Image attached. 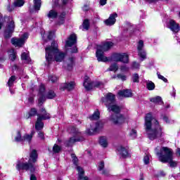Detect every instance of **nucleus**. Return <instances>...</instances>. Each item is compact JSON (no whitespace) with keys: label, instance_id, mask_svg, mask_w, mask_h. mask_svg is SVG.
Returning a JSON list of instances; mask_svg holds the SVG:
<instances>
[{"label":"nucleus","instance_id":"nucleus-23","mask_svg":"<svg viewBox=\"0 0 180 180\" xmlns=\"http://www.w3.org/2000/svg\"><path fill=\"white\" fill-rule=\"evenodd\" d=\"M75 86V82H70L69 83L63 84L60 86V89H62L63 91L65 89H67L68 91H72Z\"/></svg>","mask_w":180,"mask_h":180},{"label":"nucleus","instance_id":"nucleus-46","mask_svg":"<svg viewBox=\"0 0 180 180\" xmlns=\"http://www.w3.org/2000/svg\"><path fill=\"white\" fill-rule=\"evenodd\" d=\"M143 162L146 164V165H148V164H150V155H146L143 158Z\"/></svg>","mask_w":180,"mask_h":180},{"label":"nucleus","instance_id":"nucleus-56","mask_svg":"<svg viewBox=\"0 0 180 180\" xmlns=\"http://www.w3.org/2000/svg\"><path fill=\"white\" fill-rule=\"evenodd\" d=\"M13 9H14L13 6L8 5L7 6V10L8 11V12H12V11H13Z\"/></svg>","mask_w":180,"mask_h":180},{"label":"nucleus","instance_id":"nucleus-33","mask_svg":"<svg viewBox=\"0 0 180 180\" xmlns=\"http://www.w3.org/2000/svg\"><path fill=\"white\" fill-rule=\"evenodd\" d=\"M21 60L27 64H29V63H30V57H29V54L25 52L21 54Z\"/></svg>","mask_w":180,"mask_h":180},{"label":"nucleus","instance_id":"nucleus-40","mask_svg":"<svg viewBox=\"0 0 180 180\" xmlns=\"http://www.w3.org/2000/svg\"><path fill=\"white\" fill-rule=\"evenodd\" d=\"M15 81H16V77L15 76H11L8 82V86L11 88V86H12V85H13V82H15Z\"/></svg>","mask_w":180,"mask_h":180},{"label":"nucleus","instance_id":"nucleus-50","mask_svg":"<svg viewBox=\"0 0 180 180\" xmlns=\"http://www.w3.org/2000/svg\"><path fill=\"white\" fill-rule=\"evenodd\" d=\"M120 70L122 72H127V71H129V68L126 65H122L121 66Z\"/></svg>","mask_w":180,"mask_h":180},{"label":"nucleus","instance_id":"nucleus-38","mask_svg":"<svg viewBox=\"0 0 180 180\" xmlns=\"http://www.w3.org/2000/svg\"><path fill=\"white\" fill-rule=\"evenodd\" d=\"M23 5H25V1L23 0H15L14 1V6L18 8H20L21 6H23Z\"/></svg>","mask_w":180,"mask_h":180},{"label":"nucleus","instance_id":"nucleus-41","mask_svg":"<svg viewBox=\"0 0 180 180\" xmlns=\"http://www.w3.org/2000/svg\"><path fill=\"white\" fill-rule=\"evenodd\" d=\"M36 115H37V110H36V108H32L29 112L28 118L36 116Z\"/></svg>","mask_w":180,"mask_h":180},{"label":"nucleus","instance_id":"nucleus-21","mask_svg":"<svg viewBox=\"0 0 180 180\" xmlns=\"http://www.w3.org/2000/svg\"><path fill=\"white\" fill-rule=\"evenodd\" d=\"M118 96L120 98H131L133 96V93L131 90H121L118 92Z\"/></svg>","mask_w":180,"mask_h":180},{"label":"nucleus","instance_id":"nucleus-53","mask_svg":"<svg viewBox=\"0 0 180 180\" xmlns=\"http://www.w3.org/2000/svg\"><path fill=\"white\" fill-rule=\"evenodd\" d=\"M132 67H133V68H136V69L140 68V64L137 63L136 62H134L132 63Z\"/></svg>","mask_w":180,"mask_h":180},{"label":"nucleus","instance_id":"nucleus-8","mask_svg":"<svg viewBox=\"0 0 180 180\" xmlns=\"http://www.w3.org/2000/svg\"><path fill=\"white\" fill-rule=\"evenodd\" d=\"M38 118L37 122L35 124L36 130H41L43 129L44 124L41 122L42 120H47V119H50V114L46 112V109L42 108L41 110V114L37 115Z\"/></svg>","mask_w":180,"mask_h":180},{"label":"nucleus","instance_id":"nucleus-49","mask_svg":"<svg viewBox=\"0 0 180 180\" xmlns=\"http://www.w3.org/2000/svg\"><path fill=\"white\" fill-rule=\"evenodd\" d=\"M139 74L136 73L133 75V77H132L133 82H139Z\"/></svg>","mask_w":180,"mask_h":180},{"label":"nucleus","instance_id":"nucleus-57","mask_svg":"<svg viewBox=\"0 0 180 180\" xmlns=\"http://www.w3.org/2000/svg\"><path fill=\"white\" fill-rule=\"evenodd\" d=\"M106 2H108V0H100V5L103 6L104 5H106Z\"/></svg>","mask_w":180,"mask_h":180},{"label":"nucleus","instance_id":"nucleus-17","mask_svg":"<svg viewBox=\"0 0 180 180\" xmlns=\"http://www.w3.org/2000/svg\"><path fill=\"white\" fill-rule=\"evenodd\" d=\"M167 27L170 29L173 33H178V32H179V24L176 23L174 20H169L167 22Z\"/></svg>","mask_w":180,"mask_h":180},{"label":"nucleus","instance_id":"nucleus-37","mask_svg":"<svg viewBox=\"0 0 180 180\" xmlns=\"http://www.w3.org/2000/svg\"><path fill=\"white\" fill-rule=\"evenodd\" d=\"M117 70H119V66L117 65V63H113L109 67L108 71H114V72H116Z\"/></svg>","mask_w":180,"mask_h":180},{"label":"nucleus","instance_id":"nucleus-24","mask_svg":"<svg viewBox=\"0 0 180 180\" xmlns=\"http://www.w3.org/2000/svg\"><path fill=\"white\" fill-rule=\"evenodd\" d=\"M117 150L123 158H127V157L129 156V151L126 148H124L123 146H119L117 148Z\"/></svg>","mask_w":180,"mask_h":180},{"label":"nucleus","instance_id":"nucleus-47","mask_svg":"<svg viewBox=\"0 0 180 180\" xmlns=\"http://www.w3.org/2000/svg\"><path fill=\"white\" fill-rule=\"evenodd\" d=\"M157 75L159 79H162V81H163L164 82H168V79H167V78H165L164 76L161 75V74H160V72H157Z\"/></svg>","mask_w":180,"mask_h":180},{"label":"nucleus","instance_id":"nucleus-35","mask_svg":"<svg viewBox=\"0 0 180 180\" xmlns=\"http://www.w3.org/2000/svg\"><path fill=\"white\" fill-rule=\"evenodd\" d=\"M146 88L148 91H154V89H155V84L151 81H147Z\"/></svg>","mask_w":180,"mask_h":180},{"label":"nucleus","instance_id":"nucleus-26","mask_svg":"<svg viewBox=\"0 0 180 180\" xmlns=\"http://www.w3.org/2000/svg\"><path fill=\"white\" fill-rule=\"evenodd\" d=\"M65 12H63L62 13H60L56 25H58L59 26H61V25H64V22H65Z\"/></svg>","mask_w":180,"mask_h":180},{"label":"nucleus","instance_id":"nucleus-48","mask_svg":"<svg viewBox=\"0 0 180 180\" xmlns=\"http://www.w3.org/2000/svg\"><path fill=\"white\" fill-rule=\"evenodd\" d=\"M58 79V77L56 75H51L49 76V81H51V82H57V80Z\"/></svg>","mask_w":180,"mask_h":180},{"label":"nucleus","instance_id":"nucleus-4","mask_svg":"<svg viewBox=\"0 0 180 180\" xmlns=\"http://www.w3.org/2000/svg\"><path fill=\"white\" fill-rule=\"evenodd\" d=\"M37 150H32L30 153V158L28 162L25 161V159H20L17 162L16 169L18 171H30L34 172L36 171V162H37Z\"/></svg>","mask_w":180,"mask_h":180},{"label":"nucleus","instance_id":"nucleus-2","mask_svg":"<svg viewBox=\"0 0 180 180\" xmlns=\"http://www.w3.org/2000/svg\"><path fill=\"white\" fill-rule=\"evenodd\" d=\"M145 130L150 140H155L162 136V127L160 122L153 117V114L148 113L145 117Z\"/></svg>","mask_w":180,"mask_h":180},{"label":"nucleus","instance_id":"nucleus-28","mask_svg":"<svg viewBox=\"0 0 180 180\" xmlns=\"http://www.w3.org/2000/svg\"><path fill=\"white\" fill-rule=\"evenodd\" d=\"M98 143L101 147L106 148L108 147V138L106 136L100 137Z\"/></svg>","mask_w":180,"mask_h":180},{"label":"nucleus","instance_id":"nucleus-16","mask_svg":"<svg viewBox=\"0 0 180 180\" xmlns=\"http://www.w3.org/2000/svg\"><path fill=\"white\" fill-rule=\"evenodd\" d=\"M77 44V35L75 34H72L68 38L65 42V48L67 51H68V47H72L74 44Z\"/></svg>","mask_w":180,"mask_h":180},{"label":"nucleus","instance_id":"nucleus-27","mask_svg":"<svg viewBox=\"0 0 180 180\" xmlns=\"http://www.w3.org/2000/svg\"><path fill=\"white\" fill-rule=\"evenodd\" d=\"M8 58L11 61H15V60H16V51H15V49H11L8 50Z\"/></svg>","mask_w":180,"mask_h":180},{"label":"nucleus","instance_id":"nucleus-9","mask_svg":"<svg viewBox=\"0 0 180 180\" xmlns=\"http://www.w3.org/2000/svg\"><path fill=\"white\" fill-rule=\"evenodd\" d=\"M15 32V21L12 17L8 18V21L4 30L5 39H11L12 34Z\"/></svg>","mask_w":180,"mask_h":180},{"label":"nucleus","instance_id":"nucleus-7","mask_svg":"<svg viewBox=\"0 0 180 180\" xmlns=\"http://www.w3.org/2000/svg\"><path fill=\"white\" fill-rule=\"evenodd\" d=\"M69 131L73 134V136L65 142V146L66 147H72L75 143L84 141V137L81 136V133H79V131L77 127H70Z\"/></svg>","mask_w":180,"mask_h":180},{"label":"nucleus","instance_id":"nucleus-10","mask_svg":"<svg viewBox=\"0 0 180 180\" xmlns=\"http://www.w3.org/2000/svg\"><path fill=\"white\" fill-rule=\"evenodd\" d=\"M85 89H86V91H91V89H92V88H103V82H91V80L89 79V77H86L84 79V82L83 84Z\"/></svg>","mask_w":180,"mask_h":180},{"label":"nucleus","instance_id":"nucleus-32","mask_svg":"<svg viewBox=\"0 0 180 180\" xmlns=\"http://www.w3.org/2000/svg\"><path fill=\"white\" fill-rule=\"evenodd\" d=\"M98 171H102L101 174H103V175H108V174L109 173V172H108V170H104L103 168H105V163L103 162H101L98 164Z\"/></svg>","mask_w":180,"mask_h":180},{"label":"nucleus","instance_id":"nucleus-30","mask_svg":"<svg viewBox=\"0 0 180 180\" xmlns=\"http://www.w3.org/2000/svg\"><path fill=\"white\" fill-rule=\"evenodd\" d=\"M33 134H34L33 132L30 134H25L22 136V143L25 141H27V143H30L32 141V139H33Z\"/></svg>","mask_w":180,"mask_h":180},{"label":"nucleus","instance_id":"nucleus-54","mask_svg":"<svg viewBox=\"0 0 180 180\" xmlns=\"http://www.w3.org/2000/svg\"><path fill=\"white\" fill-rule=\"evenodd\" d=\"M38 137H39V139H41V140L44 139V134L41 131H39Z\"/></svg>","mask_w":180,"mask_h":180},{"label":"nucleus","instance_id":"nucleus-5","mask_svg":"<svg viewBox=\"0 0 180 180\" xmlns=\"http://www.w3.org/2000/svg\"><path fill=\"white\" fill-rule=\"evenodd\" d=\"M156 155L159 158V161L165 164L168 162L169 167L175 168L178 165V162L174 161L172 150L168 147H162L161 148L158 146L155 148Z\"/></svg>","mask_w":180,"mask_h":180},{"label":"nucleus","instance_id":"nucleus-59","mask_svg":"<svg viewBox=\"0 0 180 180\" xmlns=\"http://www.w3.org/2000/svg\"><path fill=\"white\" fill-rule=\"evenodd\" d=\"M176 155H177V157H180V148H178L176 150Z\"/></svg>","mask_w":180,"mask_h":180},{"label":"nucleus","instance_id":"nucleus-36","mask_svg":"<svg viewBox=\"0 0 180 180\" xmlns=\"http://www.w3.org/2000/svg\"><path fill=\"white\" fill-rule=\"evenodd\" d=\"M15 141H17L18 143H23V136H22L20 131H17L16 136L15 137Z\"/></svg>","mask_w":180,"mask_h":180},{"label":"nucleus","instance_id":"nucleus-60","mask_svg":"<svg viewBox=\"0 0 180 180\" xmlns=\"http://www.w3.org/2000/svg\"><path fill=\"white\" fill-rule=\"evenodd\" d=\"M30 180H37V178H36V176H34V174H31Z\"/></svg>","mask_w":180,"mask_h":180},{"label":"nucleus","instance_id":"nucleus-45","mask_svg":"<svg viewBox=\"0 0 180 180\" xmlns=\"http://www.w3.org/2000/svg\"><path fill=\"white\" fill-rule=\"evenodd\" d=\"M117 78L118 79H121V81H126V79H127V77H126V75H122V74L117 75Z\"/></svg>","mask_w":180,"mask_h":180},{"label":"nucleus","instance_id":"nucleus-13","mask_svg":"<svg viewBox=\"0 0 180 180\" xmlns=\"http://www.w3.org/2000/svg\"><path fill=\"white\" fill-rule=\"evenodd\" d=\"M71 157L72 158L73 164L76 165V169L78 171L79 180H89L88 176L84 177V174L85 173V172H84V169L78 166V158H77L75 154H72Z\"/></svg>","mask_w":180,"mask_h":180},{"label":"nucleus","instance_id":"nucleus-62","mask_svg":"<svg viewBox=\"0 0 180 180\" xmlns=\"http://www.w3.org/2000/svg\"><path fill=\"white\" fill-rule=\"evenodd\" d=\"M62 2L63 4V5H65L67 4V2H68V0H62Z\"/></svg>","mask_w":180,"mask_h":180},{"label":"nucleus","instance_id":"nucleus-34","mask_svg":"<svg viewBox=\"0 0 180 180\" xmlns=\"http://www.w3.org/2000/svg\"><path fill=\"white\" fill-rule=\"evenodd\" d=\"M150 102L153 103H163L162 98L160 96H157L156 97L150 98Z\"/></svg>","mask_w":180,"mask_h":180},{"label":"nucleus","instance_id":"nucleus-31","mask_svg":"<svg viewBox=\"0 0 180 180\" xmlns=\"http://www.w3.org/2000/svg\"><path fill=\"white\" fill-rule=\"evenodd\" d=\"M101 117V112L96 110L93 115L89 116L90 120H98Z\"/></svg>","mask_w":180,"mask_h":180},{"label":"nucleus","instance_id":"nucleus-43","mask_svg":"<svg viewBox=\"0 0 180 180\" xmlns=\"http://www.w3.org/2000/svg\"><path fill=\"white\" fill-rule=\"evenodd\" d=\"M162 119H163L164 122H165V123H167V124H170V123H174V121L169 120V117H168V116L164 115L162 117Z\"/></svg>","mask_w":180,"mask_h":180},{"label":"nucleus","instance_id":"nucleus-22","mask_svg":"<svg viewBox=\"0 0 180 180\" xmlns=\"http://www.w3.org/2000/svg\"><path fill=\"white\" fill-rule=\"evenodd\" d=\"M46 16L49 20H54V19H57V18H58V12L56 11V9L53 8L47 13Z\"/></svg>","mask_w":180,"mask_h":180},{"label":"nucleus","instance_id":"nucleus-3","mask_svg":"<svg viewBox=\"0 0 180 180\" xmlns=\"http://www.w3.org/2000/svg\"><path fill=\"white\" fill-rule=\"evenodd\" d=\"M46 60L49 64H51L53 61L61 63L65 58V53L58 50V44L55 41L51 43V45L45 49Z\"/></svg>","mask_w":180,"mask_h":180},{"label":"nucleus","instance_id":"nucleus-11","mask_svg":"<svg viewBox=\"0 0 180 180\" xmlns=\"http://www.w3.org/2000/svg\"><path fill=\"white\" fill-rule=\"evenodd\" d=\"M112 61L115 63H124V64L129 63V55L127 53H114L111 56Z\"/></svg>","mask_w":180,"mask_h":180},{"label":"nucleus","instance_id":"nucleus-44","mask_svg":"<svg viewBox=\"0 0 180 180\" xmlns=\"http://www.w3.org/2000/svg\"><path fill=\"white\" fill-rule=\"evenodd\" d=\"M129 136L131 139H136L137 137V131L136 129H131Z\"/></svg>","mask_w":180,"mask_h":180},{"label":"nucleus","instance_id":"nucleus-61","mask_svg":"<svg viewBox=\"0 0 180 180\" xmlns=\"http://www.w3.org/2000/svg\"><path fill=\"white\" fill-rule=\"evenodd\" d=\"M13 70H19V67H18V65H14L13 67Z\"/></svg>","mask_w":180,"mask_h":180},{"label":"nucleus","instance_id":"nucleus-52","mask_svg":"<svg viewBox=\"0 0 180 180\" xmlns=\"http://www.w3.org/2000/svg\"><path fill=\"white\" fill-rule=\"evenodd\" d=\"M60 0H53V8H56V6H58V2Z\"/></svg>","mask_w":180,"mask_h":180},{"label":"nucleus","instance_id":"nucleus-15","mask_svg":"<svg viewBox=\"0 0 180 180\" xmlns=\"http://www.w3.org/2000/svg\"><path fill=\"white\" fill-rule=\"evenodd\" d=\"M144 41L143 40H140L138 43L137 50H138V56L141 58V60H146L147 58V53L144 49Z\"/></svg>","mask_w":180,"mask_h":180},{"label":"nucleus","instance_id":"nucleus-6","mask_svg":"<svg viewBox=\"0 0 180 180\" xmlns=\"http://www.w3.org/2000/svg\"><path fill=\"white\" fill-rule=\"evenodd\" d=\"M113 46V44L110 41L103 43L101 45L97 46V51L96 52V57L98 62L108 63V61H112V56H105V51H108Z\"/></svg>","mask_w":180,"mask_h":180},{"label":"nucleus","instance_id":"nucleus-14","mask_svg":"<svg viewBox=\"0 0 180 180\" xmlns=\"http://www.w3.org/2000/svg\"><path fill=\"white\" fill-rule=\"evenodd\" d=\"M103 128V122H98L96 124H92L91 125V129L86 130L87 134L89 136H92V134H95V133H98L101 129Z\"/></svg>","mask_w":180,"mask_h":180},{"label":"nucleus","instance_id":"nucleus-55","mask_svg":"<svg viewBox=\"0 0 180 180\" xmlns=\"http://www.w3.org/2000/svg\"><path fill=\"white\" fill-rule=\"evenodd\" d=\"M70 53H78V49L77 48V46H74L71 49Z\"/></svg>","mask_w":180,"mask_h":180},{"label":"nucleus","instance_id":"nucleus-42","mask_svg":"<svg viewBox=\"0 0 180 180\" xmlns=\"http://www.w3.org/2000/svg\"><path fill=\"white\" fill-rule=\"evenodd\" d=\"M83 29L88 30L89 29V20L87 19L84 20L83 22Z\"/></svg>","mask_w":180,"mask_h":180},{"label":"nucleus","instance_id":"nucleus-39","mask_svg":"<svg viewBox=\"0 0 180 180\" xmlns=\"http://www.w3.org/2000/svg\"><path fill=\"white\" fill-rule=\"evenodd\" d=\"M53 151L54 153V154H57L58 153H60V151H61V146L55 144L53 147Z\"/></svg>","mask_w":180,"mask_h":180},{"label":"nucleus","instance_id":"nucleus-1","mask_svg":"<svg viewBox=\"0 0 180 180\" xmlns=\"http://www.w3.org/2000/svg\"><path fill=\"white\" fill-rule=\"evenodd\" d=\"M106 108L109 112H113L115 114L110 117V120L114 124H122L124 123V117L120 114V107L115 105V95L112 93H108L105 98L103 99Z\"/></svg>","mask_w":180,"mask_h":180},{"label":"nucleus","instance_id":"nucleus-20","mask_svg":"<svg viewBox=\"0 0 180 180\" xmlns=\"http://www.w3.org/2000/svg\"><path fill=\"white\" fill-rule=\"evenodd\" d=\"M75 64V62L74 58H69L66 60V61L64 62V67L66 68V70H68V71H71Z\"/></svg>","mask_w":180,"mask_h":180},{"label":"nucleus","instance_id":"nucleus-29","mask_svg":"<svg viewBox=\"0 0 180 180\" xmlns=\"http://www.w3.org/2000/svg\"><path fill=\"white\" fill-rule=\"evenodd\" d=\"M41 8V0H34V11L39 12Z\"/></svg>","mask_w":180,"mask_h":180},{"label":"nucleus","instance_id":"nucleus-12","mask_svg":"<svg viewBox=\"0 0 180 180\" xmlns=\"http://www.w3.org/2000/svg\"><path fill=\"white\" fill-rule=\"evenodd\" d=\"M27 39H29V34L25 32L21 36L20 38H12L11 44L13 46H15V47H22Z\"/></svg>","mask_w":180,"mask_h":180},{"label":"nucleus","instance_id":"nucleus-64","mask_svg":"<svg viewBox=\"0 0 180 180\" xmlns=\"http://www.w3.org/2000/svg\"><path fill=\"white\" fill-rule=\"evenodd\" d=\"M5 61V58H0V63Z\"/></svg>","mask_w":180,"mask_h":180},{"label":"nucleus","instance_id":"nucleus-51","mask_svg":"<svg viewBox=\"0 0 180 180\" xmlns=\"http://www.w3.org/2000/svg\"><path fill=\"white\" fill-rule=\"evenodd\" d=\"M53 37H54V32L53 31H50L49 32L47 38L49 39V40H51V39H53Z\"/></svg>","mask_w":180,"mask_h":180},{"label":"nucleus","instance_id":"nucleus-63","mask_svg":"<svg viewBox=\"0 0 180 180\" xmlns=\"http://www.w3.org/2000/svg\"><path fill=\"white\" fill-rule=\"evenodd\" d=\"M4 26V22H0V30L2 29V27Z\"/></svg>","mask_w":180,"mask_h":180},{"label":"nucleus","instance_id":"nucleus-18","mask_svg":"<svg viewBox=\"0 0 180 180\" xmlns=\"http://www.w3.org/2000/svg\"><path fill=\"white\" fill-rule=\"evenodd\" d=\"M46 87H44V86L43 84H41L39 86V105H43V103L46 101V97H44L46 96Z\"/></svg>","mask_w":180,"mask_h":180},{"label":"nucleus","instance_id":"nucleus-25","mask_svg":"<svg viewBox=\"0 0 180 180\" xmlns=\"http://www.w3.org/2000/svg\"><path fill=\"white\" fill-rule=\"evenodd\" d=\"M57 96V94H56V92H54L53 90H49L45 94L44 98L46 99H54Z\"/></svg>","mask_w":180,"mask_h":180},{"label":"nucleus","instance_id":"nucleus-19","mask_svg":"<svg viewBox=\"0 0 180 180\" xmlns=\"http://www.w3.org/2000/svg\"><path fill=\"white\" fill-rule=\"evenodd\" d=\"M116 18H117V13H116L110 15V17L104 21L106 26H112V25L116 23Z\"/></svg>","mask_w":180,"mask_h":180},{"label":"nucleus","instance_id":"nucleus-58","mask_svg":"<svg viewBox=\"0 0 180 180\" xmlns=\"http://www.w3.org/2000/svg\"><path fill=\"white\" fill-rule=\"evenodd\" d=\"M172 96H174L175 98V95H176V90H175V88H173V91L171 93Z\"/></svg>","mask_w":180,"mask_h":180}]
</instances>
